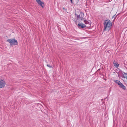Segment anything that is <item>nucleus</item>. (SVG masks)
<instances>
[{
	"mask_svg": "<svg viewBox=\"0 0 127 127\" xmlns=\"http://www.w3.org/2000/svg\"><path fill=\"white\" fill-rule=\"evenodd\" d=\"M104 30H109L111 28V27L112 26V23L109 20H105L104 23Z\"/></svg>",
	"mask_w": 127,
	"mask_h": 127,
	"instance_id": "obj_1",
	"label": "nucleus"
},
{
	"mask_svg": "<svg viewBox=\"0 0 127 127\" xmlns=\"http://www.w3.org/2000/svg\"><path fill=\"white\" fill-rule=\"evenodd\" d=\"M75 15L76 16V19L77 20H83L84 19H82L81 17L80 16V15H77L75 13Z\"/></svg>",
	"mask_w": 127,
	"mask_h": 127,
	"instance_id": "obj_7",
	"label": "nucleus"
},
{
	"mask_svg": "<svg viewBox=\"0 0 127 127\" xmlns=\"http://www.w3.org/2000/svg\"><path fill=\"white\" fill-rule=\"evenodd\" d=\"M47 67H49L50 68H51V67H52V66H50L48 64H47Z\"/></svg>",
	"mask_w": 127,
	"mask_h": 127,
	"instance_id": "obj_14",
	"label": "nucleus"
},
{
	"mask_svg": "<svg viewBox=\"0 0 127 127\" xmlns=\"http://www.w3.org/2000/svg\"><path fill=\"white\" fill-rule=\"evenodd\" d=\"M114 82L116 83L117 84H118V85L119 84H120L121 83L120 81H119L118 80H115L114 81Z\"/></svg>",
	"mask_w": 127,
	"mask_h": 127,
	"instance_id": "obj_11",
	"label": "nucleus"
},
{
	"mask_svg": "<svg viewBox=\"0 0 127 127\" xmlns=\"http://www.w3.org/2000/svg\"><path fill=\"white\" fill-rule=\"evenodd\" d=\"M120 88L123 89L124 90H125L126 89V87L123 85V84L121 82L118 85Z\"/></svg>",
	"mask_w": 127,
	"mask_h": 127,
	"instance_id": "obj_6",
	"label": "nucleus"
},
{
	"mask_svg": "<svg viewBox=\"0 0 127 127\" xmlns=\"http://www.w3.org/2000/svg\"><path fill=\"white\" fill-rule=\"evenodd\" d=\"M10 43V45H17L18 42L17 40H15V38L10 39L7 40Z\"/></svg>",
	"mask_w": 127,
	"mask_h": 127,
	"instance_id": "obj_2",
	"label": "nucleus"
},
{
	"mask_svg": "<svg viewBox=\"0 0 127 127\" xmlns=\"http://www.w3.org/2000/svg\"><path fill=\"white\" fill-rule=\"evenodd\" d=\"M113 64L114 66L116 67H118L119 66V64L118 63H116L113 62Z\"/></svg>",
	"mask_w": 127,
	"mask_h": 127,
	"instance_id": "obj_10",
	"label": "nucleus"
},
{
	"mask_svg": "<svg viewBox=\"0 0 127 127\" xmlns=\"http://www.w3.org/2000/svg\"><path fill=\"white\" fill-rule=\"evenodd\" d=\"M78 27L79 29H81L85 27L86 26L83 23H79Z\"/></svg>",
	"mask_w": 127,
	"mask_h": 127,
	"instance_id": "obj_5",
	"label": "nucleus"
},
{
	"mask_svg": "<svg viewBox=\"0 0 127 127\" xmlns=\"http://www.w3.org/2000/svg\"><path fill=\"white\" fill-rule=\"evenodd\" d=\"M113 62L116 63L115 61H114Z\"/></svg>",
	"mask_w": 127,
	"mask_h": 127,
	"instance_id": "obj_17",
	"label": "nucleus"
},
{
	"mask_svg": "<svg viewBox=\"0 0 127 127\" xmlns=\"http://www.w3.org/2000/svg\"><path fill=\"white\" fill-rule=\"evenodd\" d=\"M78 0V1H79V0Z\"/></svg>",
	"mask_w": 127,
	"mask_h": 127,
	"instance_id": "obj_19",
	"label": "nucleus"
},
{
	"mask_svg": "<svg viewBox=\"0 0 127 127\" xmlns=\"http://www.w3.org/2000/svg\"><path fill=\"white\" fill-rule=\"evenodd\" d=\"M100 70V69H98V70Z\"/></svg>",
	"mask_w": 127,
	"mask_h": 127,
	"instance_id": "obj_18",
	"label": "nucleus"
},
{
	"mask_svg": "<svg viewBox=\"0 0 127 127\" xmlns=\"http://www.w3.org/2000/svg\"><path fill=\"white\" fill-rule=\"evenodd\" d=\"M122 74H124V78H126L127 79V73H125L124 72H122Z\"/></svg>",
	"mask_w": 127,
	"mask_h": 127,
	"instance_id": "obj_9",
	"label": "nucleus"
},
{
	"mask_svg": "<svg viewBox=\"0 0 127 127\" xmlns=\"http://www.w3.org/2000/svg\"><path fill=\"white\" fill-rule=\"evenodd\" d=\"M84 20V23H85V24H89L90 23L88 21H87L84 20Z\"/></svg>",
	"mask_w": 127,
	"mask_h": 127,
	"instance_id": "obj_12",
	"label": "nucleus"
},
{
	"mask_svg": "<svg viewBox=\"0 0 127 127\" xmlns=\"http://www.w3.org/2000/svg\"><path fill=\"white\" fill-rule=\"evenodd\" d=\"M63 9L65 11H66V9L65 8H64V7H63Z\"/></svg>",
	"mask_w": 127,
	"mask_h": 127,
	"instance_id": "obj_16",
	"label": "nucleus"
},
{
	"mask_svg": "<svg viewBox=\"0 0 127 127\" xmlns=\"http://www.w3.org/2000/svg\"><path fill=\"white\" fill-rule=\"evenodd\" d=\"M5 84V81L2 80H0V88H3Z\"/></svg>",
	"mask_w": 127,
	"mask_h": 127,
	"instance_id": "obj_3",
	"label": "nucleus"
},
{
	"mask_svg": "<svg viewBox=\"0 0 127 127\" xmlns=\"http://www.w3.org/2000/svg\"><path fill=\"white\" fill-rule=\"evenodd\" d=\"M84 13H83L82 12H80L79 15H80V16L81 17L82 19H84V18H83V17H84Z\"/></svg>",
	"mask_w": 127,
	"mask_h": 127,
	"instance_id": "obj_8",
	"label": "nucleus"
},
{
	"mask_svg": "<svg viewBox=\"0 0 127 127\" xmlns=\"http://www.w3.org/2000/svg\"><path fill=\"white\" fill-rule=\"evenodd\" d=\"M38 4L40 5L42 8H43L44 6V3L41 1L40 0H36Z\"/></svg>",
	"mask_w": 127,
	"mask_h": 127,
	"instance_id": "obj_4",
	"label": "nucleus"
},
{
	"mask_svg": "<svg viewBox=\"0 0 127 127\" xmlns=\"http://www.w3.org/2000/svg\"><path fill=\"white\" fill-rule=\"evenodd\" d=\"M70 1L71 3L72 4H73V0H70Z\"/></svg>",
	"mask_w": 127,
	"mask_h": 127,
	"instance_id": "obj_15",
	"label": "nucleus"
},
{
	"mask_svg": "<svg viewBox=\"0 0 127 127\" xmlns=\"http://www.w3.org/2000/svg\"><path fill=\"white\" fill-rule=\"evenodd\" d=\"M117 16H115V15L113 16L112 18H114V20L116 18Z\"/></svg>",
	"mask_w": 127,
	"mask_h": 127,
	"instance_id": "obj_13",
	"label": "nucleus"
}]
</instances>
